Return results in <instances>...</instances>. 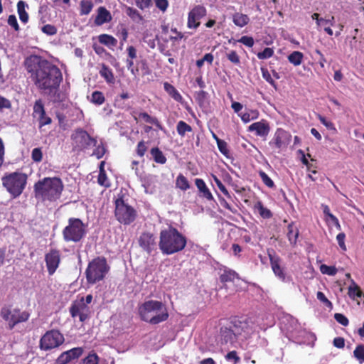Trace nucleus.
<instances>
[{"label":"nucleus","instance_id":"obj_1","mask_svg":"<svg viewBox=\"0 0 364 364\" xmlns=\"http://www.w3.org/2000/svg\"><path fill=\"white\" fill-rule=\"evenodd\" d=\"M25 64L32 80L39 89L51 90L60 85L63 75L55 65L36 55L28 58Z\"/></svg>","mask_w":364,"mask_h":364},{"label":"nucleus","instance_id":"obj_2","mask_svg":"<svg viewBox=\"0 0 364 364\" xmlns=\"http://www.w3.org/2000/svg\"><path fill=\"white\" fill-rule=\"evenodd\" d=\"M186 237L174 228L170 227L160 232L159 246L163 254L178 252L186 247Z\"/></svg>","mask_w":364,"mask_h":364},{"label":"nucleus","instance_id":"obj_3","mask_svg":"<svg viewBox=\"0 0 364 364\" xmlns=\"http://www.w3.org/2000/svg\"><path fill=\"white\" fill-rule=\"evenodd\" d=\"M138 314L140 318L151 324H158L168 318L166 306L157 300H148L139 306Z\"/></svg>","mask_w":364,"mask_h":364},{"label":"nucleus","instance_id":"obj_4","mask_svg":"<svg viewBox=\"0 0 364 364\" xmlns=\"http://www.w3.org/2000/svg\"><path fill=\"white\" fill-rule=\"evenodd\" d=\"M63 190L62 181L57 177L44 178L34 185L36 196L45 200H55L59 198Z\"/></svg>","mask_w":364,"mask_h":364},{"label":"nucleus","instance_id":"obj_5","mask_svg":"<svg viewBox=\"0 0 364 364\" xmlns=\"http://www.w3.org/2000/svg\"><path fill=\"white\" fill-rule=\"evenodd\" d=\"M1 181L3 186L15 198L24 190L27 183V176L21 172H13L6 174Z\"/></svg>","mask_w":364,"mask_h":364},{"label":"nucleus","instance_id":"obj_6","mask_svg":"<svg viewBox=\"0 0 364 364\" xmlns=\"http://www.w3.org/2000/svg\"><path fill=\"white\" fill-rule=\"evenodd\" d=\"M109 271L105 259L97 257L88 264L86 269V278L90 284H95L102 280Z\"/></svg>","mask_w":364,"mask_h":364},{"label":"nucleus","instance_id":"obj_7","mask_svg":"<svg viewBox=\"0 0 364 364\" xmlns=\"http://www.w3.org/2000/svg\"><path fill=\"white\" fill-rule=\"evenodd\" d=\"M1 316L9 328H13L16 324L28 320L30 314L17 308L4 307L1 310Z\"/></svg>","mask_w":364,"mask_h":364},{"label":"nucleus","instance_id":"obj_8","mask_svg":"<svg viewBox=\"0 0 364 364\" xmlns=\"http://www.w3.org/2000/svg\"><path fill=\"white\" fill-rule=\"evenodd\" d=\"M85 228L80 219L71 218L63 230V237L68 242H78L84 236Z\"/></svg>","mask_w":364,"mask_h":364},{"label":"nucleus","instance_id":"obj_9","mask_svg":"<svg viewBox=\"0 0 364 364\" xmlns=\"http://www.w3.org/2000/svg\"><path fill=\"white\" fill-rule=\"evenodd\" d=\"M115 216L117 220L122 224L129 225L136 218V211L121 198L115 201Z\"/></svg>","mask_w":364,"mask_h":364},{"label":"nucleus","instance_id":"obj_10","mask_svg":"<svg viewBox=\"0 0 364 364\" xmlns=\"http://www.w3.org/2000/svg\"><path fill=\"white\" fill-rule=\"evenodd\" d=\"M64 341V336L59 331L50 330L41 337L39 347L43 350H49L59 347Z\"/></svg>","mask_w":364,"mask_h":364},{"label":"nucleus","instance_id":"obj_11","mask_svg":"<svg viewBox=\"0 0 364 364\" xmlns=\"http://www.w3.org/2000/svg\"><path fill=\"white\" fill-rule=\"evenodd\" d=\"M70 313L73 318L78 317L81 322H84L88 318L90 310L85 304L84 297H80L73 302Z\"/></svg>","mask_w":364,"mask_h":364},{"label":"nucleus","instance_id":"obj_12","mask_svg":"<svg viewBox=\"0 0 364 364\" xmlns=\"http://www.w3.org/2000/svg\"><path fill=\"white\" fill-rule=\"evenodd\" d=\"M206 9L200 5L194 6L188 14L187 26L188 28H197L200 20L206 15Z\"/></svg>","mask_w":364,"mask_h":364},{"label":"nucleus","instance_id":"obj_13","mask_svg":"<svg viewBox=\"0 0 364 364\" xmlns=\"http://www.w3.org/2000/svg\"><path fill=\"white\" fill-rule=\"evenodd\" d=\"M291 134L282 129H277L274 134L271 144H274L277 149H284L291 141Z\"/></svg>","mask_w":364,"mask_h":364},{"label":"nucleus","instance_id":"obj_14","mask_svg":"<svg viewBox=\"0 0 364 364\" xmlns=\"http://www.w3.org/2000/svg\"><path fill=\"white\" fill-rule=\"evenodd\" d=\"M71 137L75 144L80 147L85 148L91 144H96V140L91 138L87 132L82 129L75 130Z\"/></svg>","mask_w":364,"mask_h":364},{"label":"nucleus","instance_id":"obj_15","mask_svg":"<svg viewBox=\"0 0 364 364\" xmlns=\"http://www.w3.org/2000/svg\"><path fill=\"white\" fill-rule=\"evenodd\" d=\"M247 131L254 132L257 136L266 138L270 132V127L267 120L262 119L250 124Z\"/></svg>","mask_w":364,"mask_h":364},{"label":"nucleus","instance_id":"obj_16","mask_svg":"<svg viewBox=\"0 0 364 364\" xmlns=\"http://www.w3.org/2000/svg\"><path fill=\"white\" fill-rule=\"evenodd\" d=\"M33 117L39 121L40 127L51 123V119L46 114L43 105L41 100H37L34 104Z\"/></svg>","mask_w":364,"mask_h":364},{"label":"nucleus","instance_id":"obj_17","mask_svg":"<svg viewBox=\"0 0 364 364\" xmlns=\"http://www.w3.org/2000/svg\"><path fill=\"white\" fill-rule=\"evenodd\" d=\"M60 254L56 250H51L46 255V267L49 274L55 273L60 264Z\"/></svg>","mask_w":364,"mask_h":364},{"label":"nucleus","instance_id":"obj_18","mask_svg":"<svg viewBox=\"0 0 364 364\" xmlns=\"http://www.w3.org/2000/svg\"><path fill=\"white\" fill-rule=\"evenodd\" d=\"M111 13L104 6H100L97 10V15L95 18V24L102 26L104 23L112 21Z\"/></svg>","mask_w":364,"mask_h":364},{"label":"nucleus","instance_id":"obj_19","mask_svg":"<svg viewBox=\"0 0 364 364\" xmlns=\"http://www.w3.org/2000/svg\"><path fill=\"white\" fill-rule=\"evenodd\" d=\"M348 295L353 300H355L363 295L360 287L353 279H350V283L348 287Z\"/></svg>","mask_w":364,"mask_h":364},{"label":"nucleus","instance_id":"obj_20","mask_svg":"<svg viewBox=\"0 0 364 364\" xmlns=\"http://www.w3.org/2000/svg\"><path fill=\"white\" fill-rule=\"evenodd\" d=\"M239 116L241 120L246 124L258 119L259 113L257 109H247L246 112L239 114Z\"/></svg>","mask_w":364,"mask_h":364},{"label":"nucleus","instance_id":"obj_21","mask_svg":"<svg viewBox=\"0 0 364 364\" xmlns=\"http://www.w3.org/2000/svg\"><path fill=\"white\" fill-rule=\"evenodd\" d=\"M98 39L100 43L109 47V48H113L117 44V41L112 36L108 34H101L98 36Z\"/></svg>","mask_w":364,"mask_h":364},{"label":"nucleus","instance_id":"obj_22","mask_svg":"<svg viewBox=\"0 0 364 364\" xmlns=\"http://www.w3.org/2000/svg\"><path fill=\"white\" fill-rule=\"evenodd\" d=\"M304 54L300 51H293L290 53L287 59L294 66H299L304 60Z\"/></svg>","mask_w":364,"mask_h":364},{"label":"nucleus","instance_id":"obj_23","mask_svg":"<svg viewBox=\"0 0 364 364\" xmlns=\"http://www.w3.org/2000/svg\"><path fill=\"white\" fill-rule=\"evenodd\" d=\"M100 75L109 84L114 83V76L111 69L107 66L102 65L100 70L99 71Z\"/></svg>","mask_w":364,"mask_h":364},{"label":"nucleus","instance_id":"obj_24","mask_svg":"<svg viewBox=\"0 0 364 364\" xmlns=\"http://www.w3.org/2000/svg\"><path fill=\"white\" fill-rule=\"evenodd\" d=\"M232 21L235 26L242 28L249 23L250 18L245 14L236 13L232 16Z\"/></svg>","mask_w":364,"mask_h":364},{"label":"nucleus","instance_id":"obj_25","mask_svg":"<svg viewBox=\"0 0 364 364\" xmlns=\"http://www.w3.org/2000/svg\"><path fill=\"white\" fill-rule=\"evenodd\" d=\"M93 6L91 0H81L80 2V14L81 16L88 15L92 11Z\"/></svg>","mask_w":364,"mask_h":364},{"label":"nucleus","instance_id":"obj_26","mask_svg":"<svg viewBox=\"0 0 364 364\" xmlns=\"http://www.w3.org/2000/svg\"><path fill=\"white\" fill-rule=\"evenodd\" d=\"M26 4L23 1H19L17 4V11L19 18L21 22L26 23L28 21V14L26 11Z\"/></svg>","mask_w":364,"mask_h":364},{"label":"nucleus","instance_id":"obj_27","mask_svg":"<svg viewBox=\"0 0 364 364\" xmlns=\"http://www.w3.org/2000/svg\"><path fill=\"white\" fill-rule=\"evenodd\" d=\"M196 186L198 188V190L202 192L204 195V196L208 199H212L213 195L207 188L205 182L200 178L196 179Z\"/></svg>","mask_w":364,"mask_h":364},{"label":"nucleus","instance_id":"obj_28","mask_svg":"<svg viewBox=\"0 0 364 364\" xmlns=\"http://www.w3.org/2000/svg\"><path fill=\"white\" fill-rule=\"evenodd\" d=\"M220 336L222 342L225 343H232L235 338V335L232 331L228 328L223 329Z\"/></svg>","mask_w":364,"mask_h":364},{"label":"nucleus","instance_id":"obj_29","mask_svg":"<svg viewBox=\"0 0 364 364\" xmlns=\"http://www.w3.org/2000/svg\"><path fill=\"white\" fill-rule=\"evenodd\" d=\"M165 90L176 101H181L182 97L176 88L168 82L164 85Z\"/></svg>","mask_w":364,"mask_h":364},{"label":"nucleus","instance_id":"obj_30","mask_svg":"<svg viewBox=\"0 0 364 364\" xmlns=\"http://www.w3.org/2000/svg\"><path fill=\"white\" fill-rule=\"evenodd\" d=\"M176 186L182 191H186L190 188L187 178L182 174H179L176 180Z\"/></svg>","mask_w":364,"mask_h":364},{"label":"nucleus","instance_id":"obj_31","mask_svg":"<svg viewBox=\"0 0 364 364\" xmlns=\"http://www.w3.org/2000/svg\"><path fill=\"white\" fill-rule=\"evenodd\" d=\"M100 358L94 352H90L86 357L80 360L79 364H99Z\"/></svg>","mask_w":364,"mask_h":364},{"label":"nucleus","instance_id":"obj_32","mask_svg":"<svg viewBox=\"0 0 364 364\" xmlns=\"http://www.w3.org/2000/svg\"><path fill=\"white\" fill-rule=\"evenodd\" d=\"M151 156H153L154 161L161 164H164L166 161V159L163 154V153L158 148H153L151 150Z\"/></svg>","mask_w":364,"mask_h":364},{"label":"nucleus","instance_id":"obj_33","mask_svg":"<svg viewBox=\"0 0 364 364\" xmlns=\"http://www.w3.org/2000/svg\"><path fill=\"white\" fill-rule=\"evenodd\" d=\"M299 236L298 230L292 225L288 226V238L292 245H295Z\"/></svg>","mask_w":364,"mask_h":364},{"label":"nucleus","instance_id":"obj_34","mask_svg":"<svg viewBox=\"0 0 364 364\" xmlns=\"http://www.w3.org/2000/svg\"><path fill=\"white\" fill-rule=\"evenodd\" d=\"M237 278V274L232 270H225L223 273L220 275V280L223 282H228L233 281L235 279Z\"/></svg>","mask_w":364,"mask_h":364},{"label":"nucleus","instance_id":"obj_35","mask_svg":"<svg viewBox=\"0 0 364 364\" xmlns=\"http://www.w3.org/2000/svg\"><path fill=\"white\" fill-rule=\"evenodd\" d=\"M271 265L274 273L280 279H284V274L279 266L278 259L271 258Z\"/></svg>","mask_w":364,"mask_h":364},{"label":"nucleus","instance_id":"obj_36","mask_svg":"<svg viewBox=\"0 0 364 364\" xmlns=\"http://www.w3.org/2000/svg\"><path fill=\"white\" fill-rule=\"evenodd\" d=\"M319 269L323 274L328 276H334L338 272V269L335 266H328L324 264L320 265Z\"/></svg>","mask_w":364,"mask_h":364},{"label":"nucleus","instance_id":"obj_37","mask_svg":"<svg viewBox=\"0 0 364 364\" xmlns=\"http://www.w3.org/2000/svg\"><path fill=\"white\" fill-rule=\"evenodd\" d=\"M84 350L81 347L73 348L66 351L71 360L79 358L83 353Z\"/></svg>","mask_w":364,"mask_h":364},{"label":"nucleus","instance_id":"obj_38","mask_svg":"<svg viewBox=\"0 0 364 364\" xmlns=\"http://www.w3.org/2000/svg\"><path fill=\"white\" fill-rule=\"evenodd\" d=\"M255 208L259 212L260 215L264 218H268L271 217V212L267 208H264L261 202H257Z\"/></svg>","mask_w":364,"mask_h":364},{"label":"nucleus","instance_id":"obj_39","mask_svg":"<svg viewBox=\"0 0 364 364\" xmlns=\"http://www.w3.org/2000/svg\"><path fill=\"white\" fill-rule=\"evenodd\" d=\"M91 102L94 104L100 105L105 102V97L102 92L95 91L91 96Z\"/></svg>","mask_w":364,"mask_h":364},{"label":"nucleus","instance_id":"obj_40","mask_svg":"<svg viewBox=\"0 0 364 364\" xmlns=\"http://www.w3.org/2000/svg\"><path fill=\"white\" fill-rule=\"evenodd\" d=\"M191 127L183 121L178 122L177 124V132L179 135L184 136L186 132H191Z\"/></svg>","mask_w":364,"mask_h":364},{"label":"nucleus","instance_id":"obj_41","mask_svg":"<svg viewBox=\"0 0 364 364\" xmlns=\"http://www.w3.org/2000/svg\"><path fill=\"white\" fill-rule=\"evenodd\" d=\"M353 355L360 363H364V346H358L353 351Z\"/></svg>","mask_w":364,"mask_h":364},{"label":"nucleus","instance_id":"obj_42","mask_svg":"<svg viewBox=\"0 0 364 364\" xmlns=\"http://www.w3.org/2000/svg\"><path fill=\"white\" fill-rule=\"evenodd\" d=\"M274 49L272 48H266L263 51L259 52L257 54V56L260 60L268 59L273 56Z\"/></svg>","mask_w":364,"mask_h":364},{"label":"nucleus","instance_id":"obj_43","mask_svg":"<svg viewBox=\"0 0 364 364\" xmlns=\"http://www.w3.org/2000/svg\"><path fill=\"white\" fill-rule=\"evenodd\" d=\"M325 220L329 226L334 225L337 230H341V226L338 218L334 215H331L328 218H325Z\"/></svg>","mask_w":364,"mask_h":364},{"label":"nucleus","instance_id":"obj_44","mask_svg":"<svg viewBox=\"0 0 364 364\" xmlns=\"http://www.w3.org/2000/svg\"><path fill=\"white\" fill-rule=\"evenodd\" d=\"M97 182L99 185L105 188H108L110 186L109 181L108 180L105 172L99 173Z\"/></svg>","mask_w":364,"mask_h":364},{"label":"nucleus","instance_id":"obj_45","mask_svg":"<svg viewBox=\"0 0 364 364\" xmlns=\"http://www.w3.org/2000/svg\"><path fill=\"white\" fill-rule=\"evenodd\" d=\"M31 159L35 162H40L43 159V153L41 148H35L31 153Z\"/></svg>","mask_w":364,"mask_h":364},{"label":"nucleus","instance_id":"obj_46","mask_svg":"<svg viewBox=\"0 0 364 364\" xmlns=\"http://www.w3.org/2000/svg\"><path fill=\"white\" fill-rule=\"evenodd\" d=\"M136 6L141 10L149 9L152 6L151 0H136Z\"/></svg>","mask_w":364,"mask_h":364},{"label":"nucleus","instance_id":"obj_47","mask_svg":"<svg viewBox=\"0 0 364 364\" xmlns=\"http://www.w3.org/2000/svg\"><path fill=\"white\" fill-rule=\"evenodd\" d=\"M217 145H218V149L220 151V153L223 155H224L225 157L228 158L229 157V150L228 148L227 143L225 141L221 140V141H218V143L217 144Z\"/></svg>","mask_w":364,"mask_h":364},{"label":"nucleus","instance_id":"obj_48","mask_svg":"<svg viewBox=\"0 0 364 364\" xmlns=\"http://www.w3.org/2000/svg\"><path fill=\"white\" fill-rule=\"evenodd\" d=\"M259 176L262 180V182L269 188H273L274 183L273 181L268 176V175L264 171H259Z\"/></svg>","mask_w":364,"mask_h":364},{"label":"nucleus","instance_id":"obj_49","mask_svg":"<svg viewBox=\"0 0 364 364\" xmlns=\"http://www.w3.org/2000/svg\"><path fill=\"white\" fill-rule=\"evenodd\" d=\"M261 72H262V77L267 82H268L270 85H272V86H274L275 87L276 83H275L274 80H273V78L272 77L269 72L267 69L263 68H261Z\"/></svg>","mask_w":364,"mask_h":364},{"label":"nucleus","instance_id":"obj_50","mask_svg":"<svg viewBox=\"0 0 364 364\" xmlns=\"http://www.w3.org/2000/svg\"><path fill=\"white\" fill-rule=\"evenodd\" d=\"M334 318L336 319V321L338 323H339L340 324H341L343 326H347L348 325L349 321H348V318L342 314H339V313L335 314Z\"/></svg>","mask_w":364,"mask_h":364},{"label":"nucleus","instance_id":"obj_51","mask_svg":"<svg viewBox=\"0 0 364 364\" xmlns=\"http://www.w3.org/2000/svg\"><path fill=\"white\" fill-rule=\"evenodd\" d=\"M72 361L70 358H69L68 353L66 351L62 353L58 358L56 359L55 363L56 364H67Z\"/></svg>","mask_w":364,"mask_h":364},{"label":"nucleus","instance_id":"obj_52","mask_svg":"<svg viewBox=\"0 0 364 364\" xmlns=\"http://www.w3.org/2000/svg\"><path fill=\"white\" fill-rule=\"evenodd\" d=\"M8 24L12 27L16 31H19V26L15 15H10L7 20Z\"/></svg>","mask_w":364,"mask_h":364},{"label":"nucleus","instance_id":"obj_53","mask_svg":"<svg viewBox=\"0 0 364 364\" xmlns=\"http://www.w3.org/2000/svg\"><path fill=\"white\" fill-rule=\"evenodd\" d=\"M237 42L242 43L245 46L250 47V48L254 46V43H255L252 37L247 36L241 37L237 41Z\"/></svg>","mask_w":364,"mask_h":364},{"label":"nucleus","instance_id":"obj_54","mask_svg":"<svg viewBox=\"0 0 364 364\" xmlns=\"http://www.w3.org/2000/svg\"><path fill=\"white\" fill-rule=\"evenodd\" d=\"M126 13L130 18L134 20L140 19L141 18L137 10L132 7H127L126 9Z\"/></svg>","mask_w":364,"mask_h":364},{"label":"nucleus","instance_id":"obj_55","mask_svg":"<svg viewBox=\"0 0 364 364\" xmlns=\"http://www.w3.org/2000/svg\"><path fill=\"white\" fill-rule=\"evenodd\" d=\"M345 239L346 235L343 232H341L336 236V240L339 247L343 251H346L347 250L346 245L345 244Z\"/></svg>","mask_w":364,"mask_h":364},{"label":"nucleus","instance_id":"obj_56","mask_svg":"<svg viewBox=\"0 0 364 364\" xmlns=\"http://www.w3.org/2000/svg\"><path fill=\"white\" fill-rule=\"evenodd\" d=\"M317 299L323 303L326 306L332 308V303L326 298L325 294L321 291H318L316 294Z\"/></svg>","mask_w":364,"mask_h":364},{"label":"nucleus","instance_id":"obj_57","mask_svg":"<svg viewBox=\"0 0 364 364\" xmlns=\"http://www.w3.org/2000/svg\"><path fill=\"white\" fill-rule=\"evenodd\" d=\"M156 7L162 12H165L168 6V0H154Z\"/></svg>","mask_w":364,"mask_h":364},{"label":"nucleus","instance_id":"obj_58","mask_svg":"<svg viewBox=\"0 0 364 364\" xmlns=\"http://www.w3.org/2000/svg\"><path fill=\"white\" fill-rule=\"evenodd\" d=\"M225 358L228 361H233L234 364H236L240 361V358L237 356V353L235 350L228 353L225 355Z\"/></svg>","mask_w":364,"mask_h":364},{"label":"nucleus","instance_id":"obj_59","mask_svg":"<svg viewBox=\"0 0 364 364\" xmlns=\"http://www.w3.org/2000/svg\"><path fill=\"white\" fill-rule=\"evenodd\" d=\"M318 119L320 120V122L328 129L330 130H335V127L333 125V124L329 121V120H327L324 117L321 116V115H318Z\"/></svg>","mask_w":364,"mask_h":364},{"label":"nucleus","instance_id":"obj_60","mask_svg":"<svg viewBox=\"0 0 364 364\" xmlns=\"http://www.w3.org/2000/svg\"><path fill=\"white\" fill-rule=\"evenodd\" d=\"M228 59L232 62L234 64H239L240 63V58L237 53L234 50L230 51L227 55Z\"/></svg>","mask_w":364,"mask_h":364},{"label":"nucleus","instance_id":"obj_61","mask_svg":"<svg viewBox=\"0 0 364 364\" xmlns=\"http://www.w3.org/2000/svg\"><path fill=\"white\" fill-rule=\"evenodd\" d=\"M213 179L220 191L226 196H229V193L222 182L216 176H213Z\"/></svg>","mask_w":364,"mask_h":364},{"label":"nucleus","instance_id":"obj_62","mask_svg":"<svg viewBox=\"0 0 364 364\" xmlns=\"http://www.w3.org/2000/svg\"><path fill=\"white\" fill-rule=\"evenodd\" d=\"M42 31L48 35H54L56 33V28L50 24H47L42 28Z\"/></svg>","mask_w":364,"mask_h":364},{"label":"nucleus","instance_id":"obj_63","mask_svg":"<svg viewBox=\"0 0 364 364\" xmlns=\"http://www.w3.org/2000/svg\"><path fill=\"white\" fill-rule=\"evenodd\" d=\"M146 151V146L144 141H140L137 145V154L140 156H143Z\"/></svg>","mask_w":364,"mask_h":364},{"label":"nucleus","instance_id":"obj_64","mask_svg":"<svg viewBox=\"0 0 364 364\" xmlns=\"http://www.w3.org/2000/svg\"><path fill=\"white\" fill-rule=\"evenodd\" d=\"M105 153V149L103 146H98L95 151L93 152V155H95L97 159H101Z\"/></svg>","mask_w":364,"mask_h":364}]
</instances>
